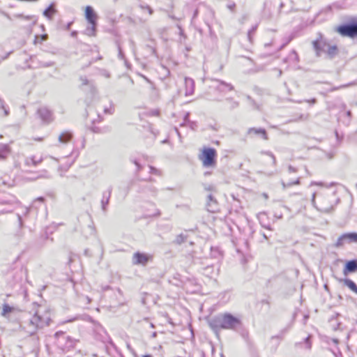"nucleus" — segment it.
Returning a JSON list of instances; mask_svg holds the SVG:
<instances>
[{
    "label": "nucleus",
    "mask_w": 357,
    "mask_h": 357,
    "mask_svg": "<svg viewBox=\"0 0 357 357\" xmlns=\"http://www.w3.org/2000/svg\"><path fill=\"white\" fill-rule=\"evenodd\" d=\"M240 323L239 319L230 314L225 313L211 320L209 326L213 331H218L221 329H233Z\"/></svg>",
    "instance_id": "1"
},
{
    "label": "nucleus",
    "mask_w": 357,
    "mask_h": 357,
    "mask_svg": "<svg viewBox=\"0 0 357 357\" xmlns=\"http://www.w3.org/2000/svg\"><path fill=\"white\" fill-rule=\"evenodd\" d=\"M217 151L214 148L204 147L198 155L204 167H214L217 164Z\"/></svg>",
    "instance_id": "2"
},
{
    "label": "nucleus",
    "mask_w": 357,
    "mask_h": 357,
    "mask_svg": "<svg viewBox=\"0 0 357 357\" xmlns=\"http://www.w3.org/2000/svg\"><path fill=\"white\" fill-rule=\"evenodd\" d=\"M313 47L316 52L317 55L319 56L321 52L324 51V48L327 50L325 51L329 58H333L338 54V47L335 45H330L326 41L323 40L321 38L312 42Z\"/></svg>",
    "instance_id": "3"
},
{
    "label": "nucleus",
    "mask_w": 357,
    "mask_h": 357,
    "mask_svg": "<svg viewBox=\"0 0 357 357\" xmlns=\"http://www.w3.org/2000/svg\"><path fill=\"white\" fill-rule=\"evenodd\" d=\"M50 320V313L47 310H44V312L38 310L31 318V323L36 328H42L49 325Z\"/></svg>",
    "instance_id": "4"
},
{
    "label": "nucleus",
    "mask_w": 357,
    "mask_h": 357,
    "mask_svg": "<svg viewBox=\"0 0 357 357\" xmlns=\"http://www.w3.org/2000/svg\"><path fill=\"white\" fill-rule=\"evenodd\" d=\"M336 31L342 36L354 38L357 36V24L340 26L336 28Z\"/></svg>",
    "instance_id": "5"
},
{
    "label": "nucleus",
    "mask_w": 357,
    "mask_h": 357,
    "mask_svg": "<svg viewBox=\"0 0 357 357\" xmlns=\"http://www.w3.org/2000/svg\"><path fill=\"white\" fill-rule=\"evenodd\" d=\"M85 17L88 22L92 25V26L95 27L96 25V20L98 16L96 13L94 12L93 8L90 6H87L84 10Z\"/></svg>",
    "instance_id": "6"
},
{
    "label": "nucleus",
    "mask_w": 357,
    "mask_h": 357,
    "mask_svg": "<svg viewBox=\"0 0 357 357\" xmlns=\"http://www.w3.org/2000/svg\"><path fill=\"white\" fill-rule=\"evenodd\" d=\"M151 256L140 252H136L133 255V260L135 264L145 265L149 260L151 259Z\"/></svg>",
    "instance_id": "7"
},
{
    "label": "nucleus",
    "mask_w": 357,
    "mask_h": 357,
    "mask_svg": "<svg viewBox=\"0 0 357 357\" xmlns=\"http://www.w3.org/2000/svg\"><path fill=\"white\" fill-rule=\"evenodd\" d=\"M300 183L301 181L299 177L290 179L288 178L287 175L284 176V177L281 181V185L283 189H286L294 185H298Z\"/></svg>",
    "instance_id": "8"
},
{
    "label": "nucleus",
    "mask_w": 357,
    "mask_h": 357,
    "mask_svg": "<svg viewBox=\"0 0 357 357\" xmlns=\"http://www.w3.org/2000/svg\"><path fill=\"white\" fill-rule=\"evenodd\" d=\"M357 271V260L348 261L343 268V274L344 276L348 275L350 273H353Z\"/></svg>",
    "instance_id": "9"
},
{
    "label": "nucleus",
    "mask_w": 357,
    "mask_h": 357,
    "mask_svg": "<svg viewBox=\"0 0 357 357\" xmlns=\"http://www.w3.org/2000/svg\"><path fill=\"white\" fill-rule=\"evenodd\" d=\"M339 242L342 243L344 241L355 242L357 243V234L356 233H347L342 234L338 239Z\"/></svg>",
    "instance_id": "10"
},
{
    "label": "nucleus",
    "mask_w": 357,
    "mask_h": 357,
    "mask_svg": "<svg viewBox=\"0 0 357 357\" xmlns=\"http://www.w3.org/2000/svg\"><path fill=\"white\" fill-rule=\"evenodd\" d=\"M248 133L249 135H259L264 140H267L268 139L267 132L264 128H251L248 130Z\"/></svg>",
    "instance_id": "11"
},
{
    "label": "nucleus",
    "mask_w": 357,
    "mask_h": 357,
    "mask_svg": "<svg viewBox=\"0 0 357 357\" xmlns=\"http://www.w3.org/2000/svg\"><path fill=\"white\" fill-rule=\"evenodd\" d=\"M340 281L347 286L351 291L357 294V285L354 281L347 278L340 280Z\"/></svg>",
    "instance_id": "12"
},
{
    "label": "nucleus",
    "mask_w": 357,
    "mask_h": 357,
    "mask_svg": "<svg viewBox=\"0 0 357 357\" xmlns=\"http://www.w3.org/2000/svg\"><path fill=\"white\" fill-rule=\"evenodd\" d=\"M38 113L45 121H50L52 120V114L49 109L46 108H41L38 110Z\"/></svg>",
    "instance_id": "13"
},
{
    "label": "nucleus",
    "mask_w": 357,
    "mask_h": 357,
    "mask_svg": "<svg viewBox=\"0 0 357 357\" xmlns=\"http://www.w3.org/2000/svg\"><path fill=\"white\" fill-rule=\"evenodd\" d=\"M72 137L73 135L69 131H64L59 135V140L61 143H68L71 140Z\"/></svg>",
    "instance_id": "14"
},
{
    "label": "nucleus",
    "mask_w": 357,
    "mask_h": 357,
    "mask_svg": "<svg viewBox=\"0 0 357 357\" xmlns=\"http://www.w3.org/2000/svg\"><path fill=\"white\" fill-rule=\"evenodd\" d=\"M56 9L53 5L50 6L43 13L44 15L51 19L56 13Z\"/></svg>",
    "instance_id": "15"
},
{
    "label": "nucleus",
    "mask_w": 357,
    "mask_h": 357,
    "mask_svg": "<svg viewBox=\"0 0 357 357\" xmlns=\"http://www.w3.org/2000/svg\"><path fill=\"white\" fill-rule=\"evenodd\" d=\"M11 149L8 145H3L0 149V158H5L7 155L10 154Z\"/></svg>",
    "instance_id": "16"
},
{
    "label": "nucleus",
    "mask_w": 357,
    "mask_h": 357,
    "mask_svg": "<svg viewBox=\"0 0 357 357\" xmlns=\"http://www.w3.org/2000/svg\"><path fill=\"white\" fill-rule=\"evenodd\" d=\"M13 308L12 307H10L9 305L8 304H4L2 307V312H1V314L3 316H6L8 314L10 313L12 311H13Z\"/></svg>",
    "instance_id": "17"
},
{
    "label": "nucleus",
    "mask_w": 357,
    "mask_h": 357,
    "mask_svg": "<svg viewBox=\"0 0 357 357\" xmlns=\"http://www.w3.org/2000/svg\"><path fill=\"white\" fill-rule=\"evenodd\" d=\"M41 162V160H36L33 158H29L26 160L27 165H37Z\"/></svg>",
    "instance_id": "18"
},
{
    "label": "nucleus",
    "mask_w": 357,
    "mask_h": 357,
    "mask_svg": "<svg viewBox=\"0 0 357 357\" xmlns=\"http://www.w3.org/2000/svg\"><path fill=\"white\" fill-rule=\"evenodd\" d=\"M39 38H40V42H42V41L45 40L47 39V36L46 34H44V35H41L40 36H36V40H35L36 43L38 42V40Z\"/></svg>",
    "instance_id": "19"
},
{
    "label": "nucleus",
    "mask_w": 357,
    "mask_h": 357,
    "mask_svg": "<svg viewBox=\"0 0 357 357\" xmlns=\"http://www.w3.org/2000/svg\"><path fill=\"white\" fill-rule=\"evenodd\" d=\"M142 8L148 11L149 15L153 14V9L149 6H142Z\"/></svg>",
    "instance_id": "20"
},
{
    "label": "nucleus",
    "mask_w": 357,
    "mask_h": 357,
    "mask_svg": "<svg viewBox=\"0 0 357 357\" xmlns=\"http://www.w3.org/2000/svg\"><path fill=\"white\" fill-rule=\"evenodd\" d=\"M288 171H289V174L296 173L297 172V169L294 167H292V166H289L288 167Z\"/></svg>",
    "instance_id": "21"
},
{
    "label": "nucleus",
    "mask_w": 357,
    "mask_h": 357,
    "mask_svg": "<svg viewBox=\"0 0 357 357\" xmlns=\"http://www.w3.org/2000/svg\"><path fill=\"white\" fill-rule=\"evenodd\" d=\"M34 140L38 142H42L43 140V137L34 138Z\"/></svg>",
    "instance_id": "22"
},
{
    "label": "nucleus",
    "mask_w": 357,
    "mask_h": 357,
    "mask_svg": "<svg viewBox=\"0 0 357 357\" xmlns=\"http://www.w3.org/2000/svg\"><path fill=\"white\" fill-rule=\"evenodd\" d=\"M142 357H153L151 354H146L142 356Z\"/></svg>",
    "instance_id": "23"
},
{
    "label": "nucleus",
    "mask_w": 357,
    "mask_h": 357,
    "mask_svg": "<svg viewBox=\"0 0 357 357\" xmlns=\"http://www.w3.org/2000/svg\"><path fill=\"white\" fill-rule=\"evenodd\" d=\"M264 197L268 198V195L265 194Z\"/></svg>",
    "instance_id": "24"
}]
</instances>
